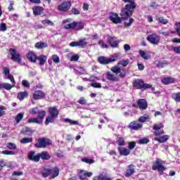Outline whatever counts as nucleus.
Segmentation results:
<instances>
[{
  "mask_svg": "<svg viewBox=\"0 0 180 180\" xmlns=\"http://www.w3.org/2000/svg\"><path fill=\"white\" fill-rule=\"evenodd\" d=\"M117 143L118 144V146H124L126 144V142L124 141V139L120 137L117 139Z\"/></svg>",
  "mask_w": 180,
  "mask_h": 180,
  "instance_id": "39",
  "label": "nucleus"
},
{
  "mask_svg": "<svg viewBox=\"0 0 180 180\" xmlns=\"http://www.w3.org/2000/svg\"><path fill=\"white\" fill-rule=\"evenodd\" d=\"M72 4L70 1H64L57 7L59 12H68L71 9Z\"/></svg>",
  "mask_w": 180,
  "mask_h": 180,
  "instance_id": "8",
  "label": "nucleus"
},
{
  "mask_svg": "<svg viewBox=\"0 0 180 180\" xmlns=\"http://www.w3.org/2000/svg\"><path fill=\"white\" fill-rule=\"evenodd\" d=\"M4 167H12L11 165H8V164H6V162L4 160H0V171L1 169H2V168H4Z\"/></svg>",
  "mask_w": 180,
  "mask_h": 180,
  "instance_id": "48",
  "label": "nucleus"
},
{
  "mask_svg": "<svg viewBox=\"0 0 180 180\" xmlns=\"http://www.w3.org/2000/svg\"><path fill=\"white\" fill-rule=\"evenodd\" d=\"M8 28L6 27V24H5V22H2L1 25H0V31L1 32H6V30H7Z\"/></svg>",
  "mask_w": 180,
  "mask_h": 180,
  "instance_id": "54",
  "label": "nucleus"
},
{
  "mask_svg": "<svg viewBox=\"0 0 180 180\" xmlns=\"http://www.w3.org/2000/svg\"><path fill=\"white\" fill-rule=\"evenodd\" d=\"M10 54L11 56V60L14 61V63H22V58H20V54L16 51V49L11 48L9 49Z\"/></svg>",
  "mask_w": 180,
  "mask_h": 180,
  "instance_id": "9",
  "label": "nucleus"
},
{
  "mask_svg": "<svg viewBox=\"0 0 180 180\" xmlns=\"http://www.w3.org/2000/svg\"><path fill=\"white\" fill-rule=\"evenodd\" d=\"M20 175H23V172H13L12 174V176H20Z\"/></svg>",
  "mask_w": 180,
  "mask_h": 180,
  "instance_id": "60",
  "label": "nucleus"
},
{
  "mask_svg": "<svg viewBox=\"0 0 180 180\" xmlns=\"http://www.w3.org/2000/svg\"><path fill=\"white\" fill-rule=\"evenodd\" d=\"M27 58L29 60V61H31V63H36L37 61V56H36V53L33 51H30L27 54Z\"/></svg>",
  "mask_w": 180,
  "mask_h": 180,
  "instance_id": "22",
  "label": "nucleus"
},
{
  "mask_svg": "<svg viewBox=\"0 0 180 180\" xmlns=\"http://www.w3.org/2000/svg\"><path fill=\"white\" fill-rule=\"evenodd\" d=\"M98 63L100 64H103L104 65H106V64H110V63H115L116 61V59L115 58H108L106 56H100L98 58Z\"/></svg>",
  "mask_w": 180,
  "mask_h": 180,
  "instance_id": "13",
  "label": "nucleus"
},
{
  "mask_svg": "<svg viewBox=\"0 0 180 180\" xmlns=\"http://www.w3.org/2000/svg\"><path fill=\"white\" fill-rule=\"evenodd\" d=\"M105 77L108 81H110L111 82H119V81H120L119 74H116L112 72H106Z\"/></svg>",
  "mask_w": 180,
  "mask_h": 180,
  "instance_id": "12",
  "label": "nucleus"
},
{
  "mask_svg": "<svg viewBox=\"0 0 180 180\" xmlns=\"http://www.w3.org/2000/svg\"><path fill=\"white\" fill-rule=\"evenodd\" d=\"M71 13L73 15H79V11L77 10V8H72L70 11Z\"/></svg>",
  "mask_w": 180,
  "mask_h": 180,
  "instance_id": "59",
  "label": "nucleus"
},
{
  "mask_svg": "<svg viewBox=\"0 0 180 180\" xmlns=\"http://www.w3.org/2000/svg\"><path fill=\"white\" fill-rule=\"evenodd\" d=\"M118 151H119L120 155L127 156V155H129V154H130V150L127 149L124 147H119Z\"/></svg>",
  "mask_w": 180,
  "mask_h": 180,
  "instance_id": "25",
  "label": "nucleus"
},
{
  "mask_svg": "<svg viewBox=\"0 0 180 180\" xmlns=\"http://www.w3.org/2000/svg\"><path fill=\"white\" fill-rule=\"evenodd\" d=\"M165 162L160 159H157L153 162L152 169L153 171H158L159 175H164V171H167L165 167Z\"/></svg>",
  "mask_w": 180,
  "mask_h": 180,
  "instance_id": "5",
  "label": "nucleus"
},
{
  "mask_svg": "<svg viewBox=\"0 0 180 180\" xmlns=\"http://www.w3.org/2000/svg\"><path fill=\"white\" fill-rule=\"evenodd\" d=\"M173 51H174V53H176V54H180V46H174Z\"/></svg>",
  "mask_w": 180,
  "mask_h": 180,
  "instance_id": "56",
  "label": "nucleus"
},
{
  "mask_svg": "<svg viewBox=\"0 0 180 180\" xmlns=\"http://www.w3.org/2000/svg\"><path fill=\"white\" fill-rule=\"evenodd\" d=\"M158 20H159V23H162V25H167V23H168V20L164 19V18L162 17H160L158 18Z\"/></svg>",
  "mask_w": 180,
  "mask_h": 180,
  "instance_id": "52",
  "label": "nucleus"
},
{
  "mask_svg": "<svg viewBox=\"0 0 180 180\" xmlns=\"http://www.w3.org/2000/svg\"><path fill=\"white\" fill-rule=\"evenodd\" d=\"M22 119H23L22 113L18 114L15 117V120L16 121V123H19V122H20V120H22Z\"/></svg>",
  "mask_w": 180,
  "mask_h": 180,
  "instance_id": "46",
  "label": "nucleus"
},
{
  "mask_svg": "<svg viewBox=\"0 0 180 180\" xmlns=\"http://www.w3.org/2000/svg\"><path fill=\"white\" fill-rule=\"evenodd\" d=\"M44 178H47L51 174V169L44 168L41 172Z\"/></svg>",
  "mask_w": 180,
  "mask_h": 180,
  "instance_id": "33",
  "label": "nucleus"
},
{
  "mask_svg": "<svg viewBox=\"0 0 180 180\" xmlns=\"http://www.w3.org/2000/svg\"><path fill=\"white\" fill-rule=\"evenodd\" d=\"M1 153L4 155H13V154H15V152L12 150H3Z\"/></svg>",
  "mask_w": 180,
  "mask_h": 180,
  "instance_id": "51",
  "label": "nucleus"
},
{
  "mask_svg": "<svg viewBox=\"0 0 180 180\" xmlns=\"http://www.w3.org/2000/svg\"><path fill=\"white\" fill-rule=\"evenodd\" d=\"M53 146V141L47 137H39L34 145L36 148H46Z\"/></svg>",
  "mask_w": 180,
  "mask_h": 180,
  "instance_id": "4",
  "label": "nucleus"
},
{
  "mask_svg": "<svg viewBox=\"0 0 180 180\" xmlns=\"http://www.w3.org/2000/svg\"><path fill=\"white\" fill-rule=\"evenodd\" d=\"M147 40L151 44H158L160 43V36H158L157 34H151L149 36L147 37Z\"/></svg>",
  "mask_w": 180,
  "mask_h": 180,
  "instance_id": "14",
  "label": "nucleus"
},
{
  "mask_svg": "<svg viewBox=\"0 0 180 180\" xmlns=\"http://www.w3.org/2000/svg\"><path fill=\"white\" fill-rule=\"evenodd\" d=\"M70 47H79V44L78 41H72L70 44Z\"/></svg>",
  "mask_w": 180,
  "mask_h": 180,
  "instance_id": "58",
  "label": "nucleus"
},
{
  "mask_svg": "<svg viewBox=\"0 0 180 180\" xmlns=\"http://www.w3.org/2000/svg\"><path fill=\"white\" fill-rule=\"evenodd\" d=\"M64 29L66 30H75L79 32V30H84L85 24L82 21H73L71 22V18H67L62 22Z\"/></svg>",
  "mask_w": 180,
  "mask_h": 180,
  "instance_id": "2",
  "label": "nucleus"
},
{
  "mask_svg": "<svg viewBox=\"0 0 180 180\" xmlns=\"http://www.w3.org/2000/svg\"><path fill=\"white\" fill-rule=\"evenodd\" d=\"M79 60V55L75 54L72 56L70 61H78Z\"/></svg>",
  "mask_w": 180,
  "mask_h": 180,
  "instance_id": "53",
  "label": "nucleus"
},
{
  "mask_svg": "<svg viewBox=\"0 0 180 180\" xmlns=\"http://www.w3.org/2000/svg\"><path fill=\"white\" fill-rule=\"evenodd\" d=\"M56 117H53V115H49V116H47L45 120V124H49V123H54L56 120Z\"/></svg>",
  "mask_w": 180,
  "mask_h": 180,
  "instance_id": "30",
  "label": "nucleus"
},
{
  "mask_svg": "<svg viewBox=\"0 0 180 180\" xmlns=\"http://www.w3.org/2000/svg\"><path fill=\"white\" fill-rule=\"evenodd\" d=\"M50 153L47 151H43L41 153L34 155V151L30 152L28 154V158H50Z\"/></svg>",
  "mask_w": 180,
  "mask_h": 180,
  "instance_id": "10",
  "label": "nucleus"
},
{
  "mask_svg": "<svg viewBox=\"0 0 180 180\" xmlns=\"http://www.w3.org/2000/svg\"><path fill=\"white\" fill-rule=\"evenodd\" d=\"M78 103H79L80 105H86V100L85 98H84L83 97H82L78 101Z\"/></svg>",
  "mask_w": 180,
  "mask_h": 180,
  "instance_id": "57",
  "label": "nucleus"
},
{
  "mask_svg": "<svg viewBox=\"0 0 180 180\" xmlns=\"http://www.w3.org/2000/svg\"><path fill=\"white\" fill-rule=\"evenodd\" d=\"M134 88H136V89H153V86L149 84H145L144 81L141 79H137L134 80V84H133Z\"/></svg>",
  "mask_w": 180,
  "mask_h": 180,
  "instance_id": "6",
  "label": "nucleus"
},
{
  "mask_svg": "<svg viewBox=\"0 0 180 180\" xmlns=\"http://www.w3.org/2000/svg\"><path fill=\"white\" fill-rule=\"evenodd\" d=\"M150 141V139L148 138H143L139 141V144H147Z\"/></svg>",
  "mask_w": 180,
  "mask_h": 180,
  "instance_id": "49",
  "label": "nucleus"
},
{
  "mask_svg": "<svg viewBox=\"0 0 180 180\" xmlns=\"http://www.w3.org/2000/svg\"><path fill=\"white\" fill-rule=\"evenodd\" d=\"M91 85L93 88H102V84L101 83L94 82L91 83Z\"/></svg>",
  "mask_w": 180,
  "mask_h": 180,
  "instance_id": "55",
  "label": "nucleus"
},
{
  "mask_svg": "<svg viewBox=\"0 0 180 180\" xmlns=\"http://www.w3.org/2000/svg\"><path fill=\"white\" fill-rule=\"evenodd\" d=\"M32 141H33V138H24L23 139V143H32Z\"/></svg>",
  "mask_w": 180,
  "mask_h": 180,
  "instance_id": "61",
  "label": "nucleus"
},
{
  "mask_svg": "<svg viewBox=\"0 0 180 180\" xmlns=\"http://www.w3.org/2000/svg\"><path fill=\"white\" fill-rule=\"evenodd\" d=\"M51 60L55 63L56 64H58L60 63V57L57 55H53L51 56Z\"/></svg>",
  "mask_w": 180,
  "mask_h": 180,
  "instance_id": "42",
  "label": "nucleus"
},
{
  "mask_svg": "<svg viewBox=\"0 0 180 180\" xmlns=\"http://www.w3.org/2000/svg\"><path fill=\"white\" fill-rule=\"evenodd\" d=\"M48 112L51 116H53V117H58V113L60 111H58V109L56 107H49L48 109Z\"/></svg>",
  "mask_w": 180,
  "mask_h": 180,
  "instance_id": "20",
  "label": "nucleus"
},
{
  "mask_svg": "<svg viewBox=\"0 0 180 180\" xmlns=\"http://www.w3.org/2000/svg\"><path fill=\"white\" fill-rule=\"evenodd\" d=\"M122 2H124V4H127L121 10V17H119L116 13H111L110 14L109 19L112 23H121L122 20L129 19V18L133 15V12H134V9H136L137 6L134 0H122Z\"/></svg>",
  "mask_w": 180,
  "mask_h": 180,
  "instance_id": "1",
  "label": "nucleus"
},
{
  "mask_svg": "<svg viewBox=\"0 0 180 180\" xmlns=\"http://www.w3.org/2000/svg\"><path fill=\"white\" fill-rule=\"evenodd\" d=\"M138 108L141 109L142 110H146L147 108H148V104L147 103V101L144 98H140L137 101Z\"/></svg>",
  "mask_w": 180,
  "mask_h": 180,
  "instance_id": "16",
  "label": "nucleus"
},
{
  "mask_svg": "<svg viewBox=\"0 0 180 180\" xmlns=\"http://www.w3.org/2000/svg\"><path fill=\"white\" fill-rule=\"evenodd\" d=\"M168 139H169V136L168 135H164V136H160L159 138L156 137L155 138V141H158V143H165V141H168Z\"/></svg>",
  "mask_w": 180,
  "mask_h": 180,
  "instance_id": "26",
  "label": "nucleus"
},
{
  "mask_svg": "<svg viewBox=\"0 0 180 180\" xmlns=\"http://www.w3.org/2000/svg\"><path fill=\"white\" fill-rule=\"evenodd\" d=\"M133 22H134V19L130 18L129 22H124V26L129 27L131 25V23H133Z\"/></svg>",
  "mask_w": 180,
  "mask_h": 180,
  "instance_id": "63",
  "label": "nucleus"
},
{
  "mask_svg": "<svg viewBox=\"0 0 180 180\" xmlns=\"http://www.w3.org/2000/svg\"><path fill=\"white\" fill-rule=\"evenodd\" d=\"M82 161L86 162V164H94L95 162V160L89 158H82Z\"/></svg>",
  "mask_w": 180,
  "mask_h": 180,
  "instance_id": "47",
  "label": "nucleus"
},
{
  "mask_svg": "<svg viewBox=\"0 0 180 180\" xmlns=\"http://www.w3.org/2000/svg\"><path fill=\"white\" fill-rule=\"evenodd\" d=\"M41 23L42 25H44V26H54V22H53V21L50 20H41Z\"/></svg>",
  "mask_w": 180,
  "mask_h": 180,
  "instance_id": "32",
  "label": "nucleus"
},
{
  "mask_svg": "<svg viewBox=\"0 0 180 180\" xmlns=\"http://www.w3.org/2000/svg\"><path fill=\"white\" fill-rule=\"evenodd\" d=\"M79 43V46L84 48L86 44H88V42H86V39H82L77 41Z\"/></svg>",
  "mask_w": 180,
  "mask_h": 180,
  "instance_id": "35",
  "label": "nucleus"
},
{
  "mask_svg": "<svg viewBox=\"0 0 180 180\" xmlns=\"http://www.w3.org/2000/svg\"><path fill=\"white\" fill-rule=\"evenodd\" d=\"M134 174V165H129L128 166V169H127L126 172V176H131Z\"/></svg>",
  "mask_w": 180,
  "mask_h": 180,
  "instance_id": "28",
  "label": "nucleus"
},
{
  "mask_svg": "<svg viewBox=\"0 0 180 180\" xmlns=\"http://www.w3.org/2000/svg\"><path fill=\"white\" fill-rule=\"evenodd\" d=\"M136 147V142L135 141H131L128 143V150H134V148Z\"/></svg>",
  "mask_w": 180,
  "mask_h": 180,
  "instance_id": "41",
  "label": "nucleus"
},
{
  "mask_svg": "<svg viewBox=\"0 0 180 180\" xmlns=\"http://www.w3.org/2000/svg\"><path fill=\"white\" fill-rule=\"evenodd\" d=\"M139 54L141 57H142V58H143L144 60H148L149 58H151V56H150V54L144 51H139Z\"/></svg>",
  "mask_w": 180,
  "mask_h": 180,
  "instance_id": "31",
  "label": "nucleus"
},
{
  "mask_svg": "<svg viewBox=\"0 0 180 180\" xmlns=\"http://www.w3.org/2000/svg\"><path fill=\"white\" fill-rule=\"evenodd\" d=\"M4 110H6V107L0 105V117L5 115V111Z\"/></svg>",
  "mask_w": 180,
  "mask_h": 180,
  "instance_id": "50",
  "label": "nucleus"
},
{
  "mask_svg": "<svg viewBox=\"0 0 180 180\" xmlns=\"http://www.w3.org/2000/svg\"><path fill=\"white\" fill-rule=\"evenodd\" d=\"M161 82L163 83L164 85H169V84H174V82H175V78L171 77H162Z\"/></svg>",
  "mask_w": 180,
  "mask_h": 180,
  "instance_id": "21",
  "label": "nucleus"
},
{
  "mask_svg": "<svg viewBox=\"0 0 180 180\" xmlns=\"http://www.w3.org/2000/svg\"><path fill=\"white\" fill-rule=\"evenodd\" d=\"M37 60L39 61V65H44L47 61V56L46 55H40L39 56L37 57Z\"/></svg>",
  "mask_w": 180,
  "mask_h": 180,
  "instance_id": "27",
  "label": "nucleus"
},
{
  "mask_svg": "<svg viewBox=\"0 0 180 180\" xmlns=\"http://www.w3.org/2000/svg\"><path fill=\"white\" fill-rule=\"evenodd\" d=\"M164 127V125L162 123H159V124H155L153 127V129L154 130L153 134L155 136V137H158L160 136H162L164 134L165 131L164 130H161Z\"/></svg>",
  "mask_w": 180,
  "mask_h": 180,
  "instance_id": "11",
  "label": "nucleus"
},
{
  "mask_svg": "<svg viewBox=\"0 0 180 180\" xmlns=\"http://www.w3.org/2000/svg\"><path fill=\"white\" fill-rule=\"evenodd\" d=\"M92 175V172H89L85 170H80L79 172V176L80 179H86V176L90 177Z\"/></svg>",
  "mask_w": 180,
  "mask_h": 180,
  "instance_id": "23",
  "label": "nucleus"
},
{
  "mask_svg": "<svg viewBox=\"0 0 180 180\" xmlns=\"http://www.w3.org/2000/svg\"><path fill=\"white\" fill-rule=\"evenodd\" d=\"M30 113L31 115H39L40 113V110H39V108L37 107L33 108L30 111Z\"/></svg>",
  "mask_w": 180,
  "mask_h": 180,
  "instance_id": "43",
  "label": "nucleus"
},
{
  "mask_svg": "<svg viewBox=\"0 0 180 180\" xmlns=\"http://www.w3.org/2000/svg\"><path fill=\"white\" fill-rule=\"evenodd\" d=\"M129 63V59L122 60L116 65L112 67L110 71L114 72V74H119L120 78H124L126 77V69H124V67H127Z\"/></svg>",
  "mask_w": 180,
  "mask_h": 180,
  "instance_id": "3",
  "label": "nucleus"
},
{
  "mask_svg": "<svg viewBox=\"0 0 180 180\" xmlns=\"http://www.w3.org/2000/svg\"><path fill=\"white\" fill-rule=\"evenodd\" d=\"M93 180H103V174L95 176Z\"/></svg>",
  "mask_w": 180,
  "mask_h": 180,
  "instance_id": "64",
  "label": "nucleus"
},
{
  "mask_svg": "<svg viewBox=\"0 0 180 180\" xmlns=\"http://www.w3.org/2000/svg\"><path fill=\"white\" fill-rule=\"evenodd\" d=\"M44 11V8L40 6H35L32 8V12L34 16H39V15H41Z\"/></svg>",
  "mask_w": 180,
  "mask_h": 180,
  "instance_id": "19",
  "label": "nucleus"
},
{
  "mask_svg": "<svg viewBox=\"0 0 180 180\" xmlns=\"http://www.w3.org/2000/svg\"><path fill=\"white\" fill-rule=\"evenodd\" d=\"M172 98L175 102H180V91L173 94Z\"/></svg>",
  "mask_w": 180,
  "mask_h": 180,
  "instance_id": "34",
  "label": "nucleus"
},
{
  "mask_svg": "<svg viewBox=\"0 0 180 180\" xmlns=\"http://www.w3.org/2000/svg\"><path fill=\"white\" fill-rule=\"evenodd\" d=\"M98 44H99V46H101V47H102V49H108V44H105L103 39H100L98 42Z\"/></svg>",
  "mask_w": 180,
  "mask_h": 180,
  "instance_id": "40",
  "label": "nucleus"
},
{
  "mask_svg": "<svg viewBox=\"0 0 180 180\" xmlns=\"http://www.w3.org/2000/svg\"><path fill=\"white\" fill-rule=\"evenodd\" d=\"M64 122H65V123H70V124H73V125H76V126L79 124L78 121H74L69 118L65 119Z\"/></svg>",
  "mask_w": 180,
  "mask_h": 180,
  "instance_id": "36",
  "label": "nucleus"
},
{
  "mask_svg": "<svg viewBox=\"0 0 180 180\" xmlns=\"http://www.w3.org/2000/svg\"><path fill=\"white\" fill-rule=\"evenodd\" d=\"M148 119H150V117L146 115L139 117V122H140V123H144V122H146L147 120H148Z\"/></svg>",
  "mask_w": 180,
  "mask_h": 180,
  "instance_id": "37",
  "label": "nucleus"
},
{
  "mask_svg": "<svg viewBox=\"0 0 180 180\" xmlns=\"http://www.w3.org/2000/svg\"><path fill=\"white\" fill-rule=\"evenodd\" d=\"M6 147L9 150H16V144H15L13 143H11V142L8 143L6 144Z\"/></svg>",
  "mask_w": 180,
  "mask_h": 180,
  "instance_id": "38",
  "label": "nucleus"
},
{
  "mask_svg": "<svg viewBox=\"0 0 180 180\" xmlns=\"http://www.w3.org/2000/svg\"><path fill=\"white\" fill-rule=\"evenodd\" d=\"M58 174H60V170H58V168L54 167L51 169L50 179H54L56 176H58Z\"/></svg>",
  "mask_w": 180,
  "mask_h": 180,
  "instance_id": "24",
  "label": "nucleus"
},
{
  "mask_svg": "<svg viewBox=\"0 0 180 180\" xmlns=\"http://www.w3.org/2000/svg\"><path fill=\"white\" fill-rule=\"evenodd\" d=\"M108 43L111 46L112 48L119 47V41L116 40V37H108Z\"/></svg>",
  "mask_w": 180,
  "mask_h": 180,
  "instance_id": "17",
  "label": "nucleus"
},
{
  "mask_svg": "<svg viewBox=\"0 0 180 180\" xmlns=\"http://www.w3.org/2000/svg\"><path fill=\"white\" fill-rule=\"evenodd\" d=\"M46 117V111L41 110L39 114L37 117L30 118L27 120V123H37V124H40L43 123V119Z\"/></svg>",
  "mask_w": 180,
  "mask_h": 180,
  "instance_id": "7",
  "label": "nucleus"
},
{
  "mask_svg": "<svg viewBox=\"0 0 180 180\" xmlns=\"http://www.w3.org/2000/svg\"><path fill=\"white\" fill-rule=\"evenodd\" d=\"M131 130H140L143 127V124L139 123L137 121H132L128 126Z\"/></svg>",
  "mask_w": 180,
  "mask_h": 180,
  "instance_id": "15",
  "label": "nucleus"
},
{
  "mask_svg": "<svg viewBox=\"0 0 180 180\" xmlns=\"http://www.w3.org/2000/svg\"><path fill=\"white\" fill-rule=\"evenodd\" d=\"M175 30L179 36V37H180V22H175Z\"/></svg>",
  "mask_w": 180,
  "mask_h": 180,
  "instance_id": "45",
  "label": "nucleus"
},
{
  "mask_svg": "<svg viewBox=\"0 0 180 180\" xmlns=\"http://www.w3.org/2000/svg\"><path fill=\"white\" fill-rule=\"evenodd\" d=\"M46 98V94L41 90H37L33 94V98L37 99H44Z\"/></svg>",
  "mask_w": 180,
  "mask_h": 180,
  "instance_id": "18",
  "label": "nucleus"
},
{
  "mask_svg": "<svg viewBox=\"0 0 180 180\" xmlns=\"http://www.w3.org/2000/svg\"><path fill=\"white\" fill-rule=\"evenodd\" d=\"M46 47H48L47 44L44 43L43 41H39V42L35 44V48L38 49L39 50L46 49Z\"/></svg>",
  "mask_w": 180,
  "mask_h": 180,
  "instance_id": "29",
  "label": "nucleus"
},
{
  "mask_svg": "<svg viewBox=\"0 0 180 180\" xmlns=\"http://www.w3.org/2000/svg\"><path fill=\"white\" fill-rule=\"evenodd\" d=\"M13 88V86L9 83H4V89H6V91H11Z\"/></svg>",
  "mask_w": 180,
  "mask_h": 180,
  "instance_id": "44",
  "label": "nucleus"
},
{
  "mask_svg": "<svg viewBox=\"0 0 180 180\" xmlns=\"http://www.w3.org/2000/svg\"><path fill=\"white\" fill-rule=\"evenodd\" d=\"M8 9V11H9L10 12H12L13 11H15V8H13V1H11V2H10V5H9Z\"/></svg>",
  "mask_w": 180,
  "mask_h": 180,
  "instance_id": "62",
  "label": "nucleus"
}]
</instances>
